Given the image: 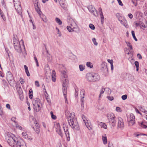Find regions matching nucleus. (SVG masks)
<instances>
[{"instance_id": "nucleus-1", "label": "nucleus", "mask_w": 147, "mask_h": 147, "mask_svg": "<svg viewBox=\"0 0 147 147\" xmlns=\"http://www.w3.org/2000/svg\"><path fill=\"white\" fill-rule=\"evenodd\" d=\"M6 139L8 144L12 147H27L26 143L23 139L16 137L11 133L7 134Z\"/></svg>"}, {"instance_id": "nucleus-2", "label": "nucleus", "mask_w": 147, "mask_h": 147, "mask_svg": "<svg viewBox=\"0 0 147 147\" xmlns=\"http://www.w3.org/2000/svg\"><path fill=\"white\" fill-rule=\"evenodd\" d=\"M13 44L14 48L18 52L20 53L22 52L21 46L24 48V46L23 40L22 39L20 42L18 40L17 36L14 35L13 36Z\"/></svg>"}, {"instance_id": "nucleus-3", "label": "nucleus", "mask_w": 147, "mask_h": 147, "mask_svg": "<svg viewBox=\"0 0 147 147\" xmlns=\"http://www.w3.org/2000/svg\"><path fill=\"white\" fill-rule=\"evenodd\" d=\"M68 122L69 125L74 130H78L80 129L79 124L76 118L68 120Z\"/></svg>"}, {"instance_id": "nucleus-4", "label": "nucleus", "mask_w": 147, "mask_h": 147, "mask_svg": "<svg viewBox=\"0 0 147 147\" xmlns=\"http://www.w3.org/2000/svg\"><path fill=\"white\" fill-rule=\"evenodd\" d=\"M34 110L36 112L39 111L42 107V104L40 100L38 98L34 99L32 102Z\"/></svg>"}, {"instance_id": "nucleus-5", "label": "nucleus", "mask_w": 147, "mask_h": 147, "mask_svg": "<svg viewBox=\"0 0 147 147\" xmlns=\"http://www.w3.org/2000/svg\"><path fill=\"white\" fill-rule=\"evenodd\" d=\"M13 3L14 7L17 12L21 15L22 13V9L20 0H13Z\"/></svg>"}, {"instance_id": "nucleus-6", "label": "nucleus", "mask_w": 147, "mask_h": 147, "mask_svg": "<svg viewBox=\"0 0 147 147\" xmlns=\"http://www.w3.org/2000/svg\"><path fill=\"white\" fill-rule=\"evenodd\" d=\"M6 78L10 85L11 86H13L15 81L13 80L12 74L10 71H8L7 72Z\"/></svg>"}, {"instance_id": "nucleus-7", "label": "nucleus", "mask_w": 147, "mask_h": 147, "mask_svg": "<svg viewBox=\"0 0 147 147\" xmlns=\"http://www.w3.org/2000/svg\"><path fill=\"white\" fill-rule=\"evenodd\" d=\"M77 25L76 22L74 20L71 21L70 26H67V28L69 32H72L74 31V29H76Z\"/></svg>"}, {"instance_id": "nucleus-8", "label": "nucleus", "mask_w": 147, "mask_h": 147, "mask_svg": "<svg viewBox=\"0 0 147 147\" xmlns=\"http://www.w3.org/2000/svg\"><path fill=\"white\" fill-rule=\"evenodd\" d=\"M65 115L67 118L68 121V120L72 119L73 118H75V113L73 112L70 113L68 110H66L65 112Z\"/></svg>"}, {"instance_id": "nucleus-9", "label": "nucleus", "mask_w": 147, "mask_h": 147, "mask_svg": "<svg viewBox=\"0 0 147 147\" xmlns=\"http://www.w3.org/2000/svg\"><path fill=\"white\" fill-rule=\"evenodd\" d=\"M33 119L34 121V123L35 124L34 126L33 127V128L37 134H39L40 131V127L39 125L37 123L35 119L33 118Z\"/></svg>"}, {"instance_id": "nucleus-10", "label": "nucleus", "mask_w": 147, "mask_h": 147, "mask_svg": "<svg viewBox=\"0 0 147 147\" xmlns=\"http://www.w3.org/2000/svg\"><path fill=\"white\" fill-rule=\"evenodd\" d=\"M55 127L56 129V131L57 132L61 137H62L63 135L59 123H56L55 125Z\"/></svg>"}, {"instance_id": "nucleus-11", "label": "nucleus", "mask_w": 147, "mask_h": 147, "mask_svg": "<svg viewBox=\"0 0 147 147\" xmlns=\"http://www.w3.org/2000/svg\"><path fill=\"white\" fill-rule=\"evenodd\" d=\"M124 125L122 119L120 117L118 118L117 122V127L121 129H122L124 127Z\"/></svg>"}, {"instance_id": "nucleus-12", "label": "nucleus", "mask_w": 147, "mask_h": 147, "mask_svg": "<svg viewBox=\"0 0 147 147\" xmlns=\"http://www.w3.org/2000/svg\"><path fill=\"white\" fill-rule=\"evenodd\" d=\"M88 9L90 12L92 13L94 16L96 17L97 13L96 9L92 5L89 6Z\"/></svg>"}, {"instance_id": "nucleus-13", "label": "nucleus", "mask_w": 147, "mask_h": 147, "mask_svg": "<svg viewBox=\"0 0 147 147\" xmlns=\"http://www.w3.org/2000/svg\"><path fill=\"white\" fill-rule=\"evenodd\" d=\"M63 128L64 131L65 133V135L67 138H70L69 134L68 131V127L67 125L66 124L63 123Z\"/></svg>"}, {"instance_id": "nucleus-14", "label": "nucleus", "mask_w": 147, "mask_h": 147, "mask_svg": "<svg viewBox=\"0 0 147 147\" xmlns=\"http://www.w3.org/2000/svg\"><path fill=\"white\" fill-rule=\"evenodd\" d=\"M135 123V117L134 115L131 114L130 115V120L129 124L130 126L133 125Z\"/></svg>"}, {"instance_id": "nucleus-15", "label": "nucleus", "mask_w": 147, "mask_h": 147, "mask_svg": "<svg viewBox=\"0 0 147 147\" xmlns=\"http://www.w3.org/2000/svg\"><path fill=\"white\" fill-rule=\"evenodd\" d=\"M22 136L24 139L31 141L33 140L32 137L29 136L26 131L23 132L22 134Z\"/></svg>"}, {"instance_id": "nucleus-16", "label": "nucleus", "mask_w": 147, "mask_h": 147, "mask_svg": "<svg viewBox=\"0 0 147 147\" xmlns=\"http://www.w3.org/2000/svg\"><path fill=\"white\" fill-rule=\"evenodd\" d=\"M93 73H89L86 75V78L89 82H93Z\"/></svg>"}, {"instance_id": "nucleus-17", "label": "nucleus", "mask_w": 147, "mask_h": 147, "mask_svg": "<svg viewBox=\"0 0 147 147\" xmlns=\"http://www.w3.org/2000/svg\"><path fill=\"white\" fill-rule=\"evenodd\" d=\"M67 76H61V79L62 82V84H67L68 82V80L67 79Z\"/></svg>"}, {"instance_id": "nucleus-18", "label": "nucleus", "mask_w": 147, "mask_h": 147, "mask_svg": "<svg viewBox=\"0 0 147 147\" xmlns=\"http://www.w3.org/2000/svg\"><path fill=\"white\" fill-rule=\"evenodd\" d=\"M65 67L63 65H61L60 67V70L61 72V76H67L66 74V72L65 70Z\"/></svg>"}, {"instance_id": "nucleus-19", "label": "nucleus", "mask_w": 147, "mask_h": 147, "mask_svg": "<svg viewBox=\"0 0 147 147\" xmlns=\"http://www.w3.org/2000/svg\"><path fill=\"white\" fill-rule=\"evenodd\" d=\"M93 82L97 81L100 79L99 75L97 73H93Z\"/></svg>"}, {"instance_id": "nucleus-20", "label": "nucleus", "mask_w": 147, "mask_h": 147, "mask_svg": "<svg viewBox=\"0 0 147 147\" xmlns=\"http://www.w3.org/2000/svg\"><path fill=\"white\" fill-rule=\"evenodd\" d=\"M63 88H62L64 96H66L67 94V84H62Z\"/></svg>"}, {"instance_id": "nucleus-21", "label": "nucleus", "mask_w": 147, "mask_h": 147, "mask_svg": "<svg viewBox=\"0 0 147 147\" xmlns=\"http://www.w3.org/2000/svg\"><path fill=\"white\" fill-rule=\"evenodd\" d=\"M107 116L109 121L115 118V115L113 113L108 114Z\"/></svg>"}, {"instance_id": "nucleus-22", "label": "nucleus", "mask_w": 147, "mask_h": 147, "mask_svg": "<svg viewBox=\"0 0 147 147\" xmlns=\"http://www.w3.org/2000/svg\"><path fill=\"white\" fill-rule=\"evenodd\" d=\"M98 124L101 127L104 129H106L107 128V125L106 124L102 122H99L98 123Z\"/></svg>"}, {"instance_id": "nucleus-23", "label": "nucleus", "mask_w": 147, "mask_h": 147, "mask_svg": "<svg viewBox=\"0 0 147 147\" xmlns=\"http://www.w3.org/2000/svg\"><path fill=\"white\" fill-rule=\"evenodd\" d=\"M102 139L103 143L104 144H106L107 143V138L106 134H103L102 137Z\"/></svg>"}, {"instance_id": "nucleus-24", "label": "nucleus", "mask_w": 147, "mask_h": 147, "mask_svg": "<svg viewBox=\"0 0 147 147\" xmlns=\"http://www.w3.org/2000/svg\"><path fill=\"white\" fill-rule=\"evenodd\" d=\"M81 93H82V94H81V105L82 106H84V91H82L81 92Z\"/></svg>"}, {"instance_id": "nucleus-25", "label": "nucleus", "mask_w": 147, "mask_h": 147, "mask_svg": "<svg viewBox=\"0 0 147 147\" xmlns=\"http://www.w3.org/2000/svg\"><path fill=\"white\" fill-rule=\"evenodd\" d=\"M40 17L41 18L42 20L45 22H47V19L46 16L42 14H41L40 15Z\"/></svg>"}, {"instance_id": "nucleus-26", "label": "nucleus", "mask_w": 147, "mask_h": 147, "mask_svg": "<svg viewBox=\"0 0 147 147\" xmlns=\"http://www.w3.org/2000/svg\"><path fill=\"white\" fill-rule=\"evenodd\" d=\"M105 93L108 95L110 94L111 92V90L108 88H105Z\"/></svg>"}, {"instance_id": "nucleus-27", "label": "nucleus", "mask_w": 147, "mask_h": 147, "mask_svg": "<svg viewBox=\"0 0 147 147\" xmlns=\"http://www.w3.org/2000/svg\"><path fill=\"white\" fill-rule=\"evenodd\" d=\"M109 121L110 124H111L112 126L114 127L115 125L116 122L115 118L111 119Z\"/></svg>"}, {"instance_id": "nucleus-28", "label": "nucleus", "mask_w": 147, "mask_h": 147, "mask_svg": "<svg viewBox=\"0 0 147 147\" xmlns=\"http://www.w3.org/2000/svg\"><path fill=\"white\" fill-rule=\"evenodd\" d=\"M24 67L26 73L27 74V76L28 77L30 76V75L27 66L26 65H24Z\"/></svg>"}, {"instance_id": "nucleus-29", "label": "nucleus", "mask_w": 147, "mask_h": 147, "mask_svg": "<svg viewBox=\"0 0 147 147\" xmlns=\"http://www.w3.org/2000/svg\"><path fill=\"white\" fill-rule=\"evenodd\" d=\"M138 108L139 109L140 111L145 113H146L147 111L144 109V107L143 106H140L138 107Z\"/></svg>"}, {"instance_id": "nucleus-30", "label": "nucleus", "mask_w": 147, "mask_h": 147, "mask_svg": "<svg viewBox=\"0 0 147 147\" xmlns=\"http://www.w3.org/2000/svg\"><path fill=\"white\" fill-rule=\"evenodd\" d=\"M121 24L123 25L126 28H127L128 27L127 21L125 19H123V22Z\"/></svg>"}, {"instance_id": "nucleus-31", "label": "nucleus", "mask_w": 147, "mask_h": 147, "mask_svg": "<svg viewBox=\"0 0 147 147\" xmlns=\"http://www.w3.org/2000/svg\"><path fill=\"white\" fill-rule=\"evenodd\" d=\"M86 66L90 68H92L93 67V65L92 63L90 62H88L86 63Z\"/></svg>"}, {"instance_id": "nucleus-32", "label": "nucleus", "mask_w": 147, "mask_h": 147, "mask_svg": "<svg viewBox=\"0 0 147 147\" xmlns=\"http://www.w3.org/2000/svg\"><path fill=\"white\" fill-rule=\"evenodd\" d=\"M100 19L101 24H102L104 22V17L103 13L100 14Z\"/></svg>"}, {"instance_id": "nucleus-33", "label": "nucleus", "mask_w": 147, "mask_h": 147, "mask_svg": "<svg viewBox=\"0 0 147 147\" xmlns=\"http://www.w3.org/2000/svg\"><path fill=\"white\" fill-rule=\"evenodd\" d=\"M105 89L104 88L103 86H102V88L100 91V94L99 96V98H100L102 94H103L105 92Z\"/></svg>"}, {"instance_id": "nucleus-34", "label": "nucleus", "mask_w": 147, "mask_h": 147, "mask_svg": "<svg viewBox=\"0 0 147 147\" xmlns=\"http://www.w3.org/2000/svg\"><path fill=\"white\" fill-rule=\"evenodd\" d=\"M55 20L57 23H58L59 25H61L62 24V21L58 18H55Z\"/></svg>"}, {"instance_id": "nucleus-35", "label": "nucleus", "mask_w": 147, "mask_h": 147, "mask_svg": "<svg viewBox=\"0 0 147 147\" xmlns=\"http://www.w3.org/2000/svg\"><path fill=\"white\" fill-rule=\"evenodd\" d=\"M79 68L80 70L81 71H82L85 69V66L82 65H79Z\"/></svg>"}, {"instance_id": "nucleus-36", "label": "nucleus", "mask_w": 147, "mask_h": 147, "mask_svg": "<svg viewBox=\"0 0 147 147\" xmlns=\"http://www.w3.org/2000/svg\"><path fill=\"white\" fill-rule=\"evenodd\" d=\"M127 44V46L130 48V50L132 49V46L131 45L130 43L129 42H125Z\"/></svg>"}, {"instance_id": "nucleus-37", "label": "nucleus", "mask_w": 147, "mask_h": 147, "mask_svg": "<svg viewBox=\"0 0 147 147\" xmlns=\"http://www.w3.org/2000/svg\"><path fill=\"white\" fill-rule=\"evenodd\" d=\"M15 126L16 128L22 130V127L20 125H19L18 123H16L15 124Z\"/></svg>"}, {"instance_id": "nucleus-38", "label": "nucleus", "mask_w": 147, "mask_h": 147, "mask_svg": "<svg viewBox=\"0 0 147 147\" xmlns=\"http://www.w3.org/2000/svg\"><path fill=\"white\" fill-rule=\"evenodd\" d=\"M35 9L37 11V12L38 13V14L39 15H40L42 14V12L40 10V9H39V8L38 7H38H35Z\"/></svg>"}, {"instance_id": "nucleus-39", "label": "nucleus", "mask_w": 147, "mask_h": 147, "mask_svg": "<svg viewBox=\"0 0 147 147\" xmlns=\"http://www.w3.org/2000/svg\"><path fill=\"white\" fill-rule=\"evenodd\" d=\"M131 34L134 39L136 41H137L138 40L135 36V32L134 31L132 30L131 31Z\"/></svg>"}, {"instance_id": "nucleus-40", "label": "nucleus", "mask_w": 147, "mask_h": 147, "mask_svg": "<svg viewBox=\"0 0 147 147\" xmlns=\"http://www.w3.org/2000/svg\"><path fill=\"white\" fill-rule=\"evenodd\" d=\"M38 0H33V2L34 4V5L35 7H38Z\"/></svg>"}, {"instance_id": "nucleus-41", "label": "nucleus", "mask_w": 147, "mask_h": 147, "mask_svg": "<svg viewBox=\"0 0 147 147\" xmlns=\"http://www.w3.org/2000/svg\"><path fill=\"white\" fill-rule=\"evenodd\" d=\"M0 13L2 18L3 19V20L4 21H5L6 20V18L5 17V16L3 14V13L1 11V10H0Z\"/></svg>"}, {"instance_id": "nucleus-42", "label": "nucleus", "mask_w": 147, "mask_h": 147, "mask_svg": "<svg viewBox=\"0 0 147 147\" xmlns=\"http://www.w3.org/2000/svg\"><path fill=\"white\" fill-rule=\"evenodd\" d=\"M92 40L95 45L96 46L98 45V43L96 42V39L95 38H93Z\"/></svg>"}, {"instance_id": "nucleus-43", "label": "nucleus", "mask_w": 147, "mask_h": 147, "mask_svg": "<svg viewBox=\"0 0 147 147\" xmlns=\"http://www.w3.org/2000/svg\"><path fill=\"white\" fill-rule=\"evenodd\" d=\"M89 26V28L92 30H94L95 28L94 26L92 24H90Z\"/></svg>"}, {"instance_id": "nucleus-44", "label": "nucleus", "mask_w": 147, "mask_h": 147, "mask_svg": "<svg viewBox=\"0 0 147 147\" xmlns=\"http://www.w3.org/2000/svg\"><path fill=\"white\" fill-rule=\"evenodd\" d=\"M50 114L51 115V117L52 118L54 119H55L56 118V117L55 115H53V112L52 111H51L50 112Z\"/></svg>"}, {"instance_id": "nucleus-45", "label": "nucleus", "mask_w": 147, "mask_h": 147, "mask_svg": "<svg viewBox=\"0 0 147 147\" xmlns=\"http://www.w3.org/2000/svg\"><path fill=\"white\" fill-rule=\"evenodd\" d=\"M116 17L117 18L118 20H120V19H122L121 16L119 14V13H117L116 14Z\"/></svg>"}, {"instance_id": "nucleus-46", "label": "nucleus", "mask_w": 147, "mask_h": 147, "mask_svg": "<svg viewBox=\"0 0 147 147\" xmlns=\"http://www.w3.org/2000/svg\"><path fill=\"white\" fill-rule=\"evenodd\" d=\"M45 92L47 94V95L45 94V97L46 98V99L47 100V102H50V99L49 98L48 95L47 94V93L46 91Z\"/></svg>"}, {"instance_id": "nucleus-47", "label": "nucleus", "mask_w": 147, "mask_h": 147, "mask_svg": "<svg viewBox=\"0 0 147 147\" xmlns=\"http://www.w3.org/2000/svg\"><path fill=\"white\" fill-rule=\"evenodd\" d=\"M140 26L141 28H142V29L144 30L145 29V26L144 24L143 23H141L140 24Z\"/></svg>"}, {"instance_id": "nucleus-48", "label": "nucleus", "mask_w": 147, "mask_h": 147, "mask_svg": "<svg viewBox=\"0 0 147 147\" xmlns=\"http://www.w3.org/2000/svg\"><path fill=\"white\" fill-rule=\"evenodd\" d=\"M16 118L15 117H12L11 119V121H13L14 123L15 124L17 123L16 121Z\"/></svg>"}, {"instance_id": "nucleus-49", "label": "nucleus", "mask_w": 147, "mask_h": 147, "mask_svg": "<svg viewBox=\"0 0 147 147\" xmlns=\"http://www.w3.org/2000/svg\"><path fill=\"white\" fill-rule=\"evenodd\" d=\"M140 126L143 128H147V126L145 125L143 123V122H142Z\"/></svg>"}, {"instance_id": "nucleus-50", "label": "nucleus", "mask_w": 147, "mask_h": 147, "mask_svg": "<svg viewBox=\"0 0 147 147\" xmlns=\"http://www.w3.org/2000/svg\"><path fill=\"white\" fill-rule=\"evenodd\" d=\"M52 81L54 82H55L56 80V78L55 75L54 74L53 75V74H52Z\"/></svg>"}, {"instance_id": "nucleus-51", "label": "nucleus", "mask_w": 147, "mask_h": 147, "mask_svg": "<svg viewBox=\"0 0 147 147\" xmlns=\"http://www.w3.org/2000/svg\"><path fill=\"white\" fill-rule=\"evenodd\" d=\"M127 95L126 94L123 95L121 97L122 99L123 100H126L127 99Z\"/></svg>"}, {"instance_id": "nucleus-52", "label": "nucleus", "mask_w": 147, "mask_h": 147, "mask_svg": "<svg viewBox=\"0 0 147 147\" xmlns=\"http://www.w3.org/2000/svg\"><path fill=\"white\" fill-rule=\"evenodd\" d=\"M116 111L118 112H121L122 111L121 108L119 107H117L116 109Z\"/></svg>"}, {"instance_id": "nucleus-53", "label": "nucleus", "mask_w": 147, "mask_h": 147, "mask_svg": "<svg viewBox=\"0 0 147 147\" xmlns=\"http://www.w3.org/2000/svg\"><path fill=\"white\" fill-rule=\"evenodd\" d=\"M131 1L134 4V5L135 6H136L137 5L136 1L135 0H131Z\"/></svg>"}, {"instance_id": "nucleus-54", "label": "nucleus", "mask_w": 147, "mask_h": 147, "mask_svg": "<svg viewBox=\"0 0 147 147\" xmlns=\"http://www.w3.org/2000/svg\"><path fill=\"white\" fill-rule=\"evenodd\" d=\"M107 61L111 65V64H113V61L112 59H108L107 60Z\"/></svg>"}, {"instance_id": "nucleus-55", "label": "nucleus", "mask_w": 147, "mask_h": 147, "mask_svg": "<svg viewBox=\"0 0 147 147\" xmlns=\"http://www.w3.org/2000/svg\"><path fill=\"white\" fill-rule=\"evenodd\" d=\"M107 98L110 100H113V97L112 96H108L107 97Z\"/></svg>"}, {"instance_id": "nucleus-56", "label": "nucleus", "mask_w": 147, "mask_h": 147, "mask_svg": "<svg viewBox=\"0 0 147 147\" xmlns=\"http://www.w3.org/2000/svg\"><path fill=\"white\" fill-rule=\"evenodd\" d=\"M85 123L86 126L89 130H90L92 129L91 127H90L89 125H88V124H87L86 123Z\"/></svg>"}, {"instance_id": "nucleus-57", "label": "nucleus", "mask_w": 147, "mask_h": 147, "mask_svg": "<svg viewBox=\"0 0 147 147\" xmlns=\"http://www.w3.org/2000/svg\"><path fill=\"white\" fill-rule=\"evenodd\" d=\"M117 1L118 2V3L119 4V5L123 6V3H122L121 1V0H117Z\"/></svg>"}, {"instance_id": "nucleus-58", "label": "nucleus", "mask_w": 147, "mask_h": 147, "mask_svg": "<svg viewBox=\"0 0 147 147\" xmlns=\"http://www.w3.org/2000/svg\"><path fill=\"white\" fill-rule=\"evenodd\" d=\"M82 119L84 121V122L85 123H86V122L87 120H86V118L84 117V115H82Z\"/></svg>"}, {"instance_id": "nucleus-59", "label": "nucleus", "mask_w": 147, "mask_h": 147, "mask_svg": "<svg viewBox=\"0 0 147 147\" xmlns=\"http://www.w3.org/2000/svg\"><path fill=\"white\" fill-rule=\"evenodd\" d=\"M35 85L36 86L38 87L40 86L39 84V83L38 81H36L35 82Z\"/></svg>"}, {"instance_id": "nucleus-60", "label": "nucleus", "mask_w": 147, "mask_h": 147, "mask_svg": "<svg viewBox=\"0 0 147 147\" xmlns=\"http://www.w3.org/2000/svg\"><path fill=\"white\" fill-rule=\"evenodd\" d=\"M135 64L136 67H139V63L137 61H136L135 62Z\"/></svg>"}, {"instance_id": "nucleus-61", "label": "nucleus", "mask_w": 147, "mask_h": 147, "mask_svg": "<svg viewBox=\"0 0 147 147\" xmlns=\"http://www.w3.org/2000/svg\"><path fill=\"white\" fill-rule=\"evenodd\" d=\"M135 110L136 112L137 113H139V114H140L141 115H142V114L139 111H138V109H137V108H135Z\"/></svg>"}, {"instance_id": "nucleus-62", "label": "nucleus", "mask_w": 147, "mask_h": 147, "mask_svg": "<svg viewBox=\"0 0 147 147\" xmlns=\"http://www.w3.org/2000/svg\"><path fill=\"white\" fill-rule=\"evenodd\" d=\"M98 11L100 14L103 13L102 8L101 7H99L98 8Z\"/></svg>"}, {"instance_id": "nucleus-63", "label": "nucleus", "mask_w": 147, "mask_h": 147, "mask_svg": "<svg viewBox=\"0 0 147 147\" xmlns=\"http://www.w3.org/2000/svg\"><path fill=\"white\" fill-rule=\"evenodd\" d=\"M128 16L130 18V19H132L133 17V15L131 13H129L128 15Z\"/></svg>"}, {"instance_id": "nucleus-64", "label": "nucleus", "mask_w": 147, "mask_h": 147, "mask_svg": "<svg viewBox=\"0 0 147 147\" xmlns=\"http://www.w3.org/2000/svg\"><path fill=\"white\" fill-rule=\"evenodd\" d=\"M137 56L139 59H142V57L141 56V55L140 54L138 53L137 54Z\"/></svg>"}]
</instances>
